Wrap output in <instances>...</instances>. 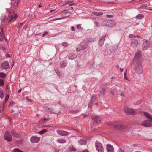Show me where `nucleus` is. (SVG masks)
I'll list each match as a JSON object with an SVG mask.
<instances>
[{"mask_svg": "<svg viewBox=\"0 0 152 152\" xmlns=\"http://www.w3.org/2000/svg\"><path fill=\"white\" fill-rule=\"evenodd\" d=\"M102 14H103V13L102 12H99V13L98 12V16L101 15Z\"/></svg>", "mask_w": 152, "mask_h": 152, "instance_id": "5fc2aeb1", "label": "nucleus"}, {"mask_svg": "<svg viewBox=\"0 0 152 152\" xmlns=\"http://www.w3.org/2000/svg\"><path fill=\"white\" fill-rule=\"evenodd\" d=\"M13 3H14L12 4V6L15 9H16L18 6L19 1H14Z\"/></svg>", "mask_w": 152, "mask_h": 152, "instance_id": "b1692460", "label": "nucleus"}, {"mask_svg": "<svg viewBox=\"0 0 152 152\" xmlns=\"http://www.w3.org/2000/svg\"><path fill=\"white\" fill-rule=\"evenodd\" d=\"M70 151L72 152H75L76 151V149L74 148V147H72L71 148V150H70Z\"/></svg>", "mask_w": 152, "mask_h": 152, "instance_id": "a19ab883", "label": "nucleus"}, {"mask_svg": "<svg viewBox=\"0 0 152 152\" xmlns=\"http://www.w3.org/2000/svg\"><path fill=\"white\" fill-rule=\"evenodd\" d=\"M77 57V55L76 54H71L68 56V58L69 59L73 60L76 58Z\"/></svg>", "mask_w": 152, "mask_h": 152, "instance_id": "6ab92c4d", "label": "nucleus"}, {"mask_svg": "<svg viewBox=\"0 0 152 152\" xmlns=\"http://www.w3.org/2000/svg\"><path fill=\"white\" fill-rule=\"evenodd\" d=\"M76 4H75V3L71 4H69V6H72L73 5H75Z\"/></svg>", "mask_w": 152, "mask_h": 152, "instance_id": "09e8293b", "label": "nucleus"}, {"mask_svg": "<svg viewBox=\"0 0 152 152\" xmlns=\"http://www.w3.org/2000/svg\"><path fill=\"white\" fill-rule=\"evenodd\" d=\"M144 114L147 120L142 122L141 125L145 127H149L152 126V115L147 112H144Z\"/></svg>", "mask_w": 152, "mask_h": 152, "instance_id": "f257e3e1", "label": "nucleus"}, {"mask_svg": "<svg viewBox=\"0 0 152 152\" xmlns=\"http://www.w3.org/2000/svg\"><path fill=\"white\" fill-rule=\"evenodd\" d=\"M82 115H83L84 117H87L88 116V115L86 114H82Z\"/></svg>", "mask_w": 152, "mask_h": 152, "instance_id": "8fccbe9b", "label": "nucleus"}, {"mask_svg": "<svg viewBox=\"0 0 152 152\" xmlns=\"http://www.w3.org/2000/svg\"><path fill=\"white\" fill-rule=\"evenodd\" d=\"M96 98V96L95 95H93L91 98V100L90 103L88 104V107L91 108L92 107V104H93L95 101Z\"/></svg>", "mask_w": 152, "mask_h": 152, "instance_id": "2eb2a0df", "label": "nucleus"}, {"mask_svg": "<svg viewBox=\"0 0 152 152\" xmlns=\"http://www.w3.org/2000/svg\"><path fill=\"white\" fill-rule=\"evenodd\" d=\"M77 28L79 30H82L83 28L81 27V24H79L77 25Z\"/></svg>", "mask_w": 152, "mask_h": 152, "instance_id": "72a5a7b5", "label": "nucleus"}, {"mask_svg": "<svg viewBox=\"0 0 152 152\" xmlns=\"http://www.w3.org/2000/svg\"><path fill=\"white\" fill-rule=\"evenodd\" d=\"M125 112L127 114L132 115L135 113V111L132 109L129 108H126L124 109Z\"/></svg>", "mask_w": 152, "mask_h": 152, "instance_id": "f8f14e48", "label": "nucleus"}, {"mask_svg": "<svg viewBox=\"0 0 152 152\" xmlns=\"http://www.w3.org/2000/svg\"><path fill=\"white\" fill-rule=\"evenodd\" d=\"M67 64V61L66 60H64L60 63V65L61 67L64 68L66 66Z\"/></svg>", "mask_w": 152, "mask_h": 152, "instance_id": "412c9836", "label": "nucleus"}, {"mask_svg": "<svg viewBox=\"0 0 152 152\" xmlns=\"http://www.w3.org/2000/svg\"><path fill=\"white\" fill-rule=\"evenodd\" d=\"M136 64L135 66V72L138 74H142L143 72L141 61H138Z\"/></svg>", "mask_w": 152, "mask_h": 152, "instance_id": "7ed1b4c3", "label": "nucleus"}, {"mask_svg": "<svg viewBox=\"0 0 152 152\" xmlns=\"http://www.w3.org/2000/svg\"><path fill=\"white\" fill-rule=\"evenodd\" d=\"M12 135L15 137H19V135L18 134L16 133L15 131H12Z\"/></svg>", "mask_w": 152, "mask_h": 152, "instance_id": "c756f323", "label": "nucleus"}, {"mask_svg": "<svg viewBox=\"0 0 152 152\" xmlns=\"http://www.w3.org/2000/svg\"><path fill=\"white\" fill-rule=\"evenodd\" d=\"M126 72H127V70L126 69L125 71V72H124V76L125 77V76H126Z\"/></svg>", "mask_w": 152, "mask_h": 152, "instance_id": "603ef678", "label": "nucleus"}, {"mask_svg": "<svg viewBox=\"0 0 152 152\" xmlns=\"http://www.w3.org/2000/svg\"><path fill=\"white\" fill-rule=\"evenodd\" d=\"M40 140V138L36 136H33L30 139L31 142L33 143H37Z\"/></svg>", "mask_w": 152, "mask_h": 152, "instance_id": "9d476101", "label": "nucleus"}, {"mask_svg": "<svg viewBox=\"0 0 152 152\" xmlns=\"http://www.w3.org/2000/svg\"><path fill=\"white\" fill-rule=\"evenodd\" d=\"M14 104V102L13 101H10L9 103V106L10 107H11L12 106V105L13 104Z\"/></svg>", "mask_w": 152, "mask_h": 152, "instance_id": "ea45409f", "label": "nucleus"}, {"mask_svg": "<svg viewBox=\"0 0 152 152\" xmlns=\"http://www.w3.org/2000/svg\"><path fill=\"white\" fill-rule=\"evenodd\" d=\"M68 44L66 42H64L62 43V45L64 46H66L68 45Z\"/></svg>", "mask_w": 152, "mask_h": 152, "instance_id": "c03bdc74", "label": "nucleus"}, {"mask_svg": "<svg viewBox=\"0 0 152 152\" xmlns=\"http://www.w3.org/2000/svg\"><path fill=\"white\" fill-rule=\"evenodd\" d=\"M101 24L102 26L111 27L114 26L115 24V22L113 21L110 20H105L102 21Z\"/></svg>", "mask_w": 152, "mask_h": 152, "instance_id": "39448f33", "label": "nucleus"}, {"mask_svg": "<svg viewBox=\"0 0 152 152\" xmlns=\"http://www.w3.org/2000/svg\"><path fill=\"white\" fill-rule=\"evenodd\" d=\"M12 1V3L14 1H16V0H11Z\"/></svg>", "mask_w": 152, "mask_h": 152, "instance_id": "e2e57ef3", "label": "nucleus"}, {"mask_svg": "<svg viewBox=\"0 0 152 152\" xmlns=\"http://www.w3.org/2000/svg\"><path fill=\"white\" fill-rule=\"evenodd\" d=\"M80 45L83 50L86 49L88 47V45L86 44V43L84 41L81 42Z\"/></svg>", "mask_w": 152, "mask_h": 152, "instance_id": "4be33fe9", "label": "nucleus"}, {"mask_svg": "<svg viewBox=\"0 0 152 152\" xmlns=\"http://www.w3.org/2000/svg\"><path fill=\"white\" fill-rule=\"evenodd\" d=\"M42 5H41V4H40V5H39V7H40H40H42Z\"/></svg>", "mask_w": 152, "mask_h": 152, "instance_id": "338daca9", "label": "nucleus"}, {"mask_svg": "<svg viewBox=\"0 0 152 152\" xmlns=\"http://www.w3.org/2000/svg\"><path fill=\"white\" fill-rule=\"evenodd\" d=\"M4 36L3 33L0 31V41H2L3 39V38Z\"/></svg>", "mask_w": 152, "mask_h": 152, "instance_id": "2f4dec72", "label": "nucleus"}, {"mask_svg": "<svg viewBox=\"0 0 152 152\" xmlns=\"http://www.w3.org/2000/svg\"><path fill=\"white\" fill-rule=\"evenodd\" d=\"M120 96H122V97H124L125 96L124 94L123 93H121L120 94Z\"/></svg>", "mask_w": 152, "mask_h": 152, "instance_id": "864d4df0", "label": "nucleus"}, {"mask_svg": "<svg viewBox=\"0 0 152 152\" xmlns=\"http://www.w3.org/2000/svg\"><path fill=\"white\" fill-rule=\"evenodd\" d=\"M120 71L121 72H122L123 71H124L123 68H120Z\"/></svg>", "mask_w": 152, "mask_h": 152, "instance_id": "4d7b16f0", "label": "nucleus"}, {"mask_svg": "<svg viewBox=\"0 0 152 152\" xmlns=\"http://www.w3.org/2000/svg\"><path fill=\"white\" fill-rule=\"evenodd\" d=\"M96 150L98 152H104V149L102 144L99 141H97L95 143Z\"/></svg>", "mask_w": 152, "mask_h": 152, "instance_id": "423d86ee", "label": "nucleus"}, {"mask_svg": "<svg viewBox=\"0 0 152 152\" xmlns=\"http://www.w3.org/2000/svg\"><path fill=\"white\" fill-rule=\"evenodd\" d=\"M95 25L97 27H98L99 26V23L98 22H96L95 23Z\"/></svg>", "mask_w": 152, "mask_h": 152, "instance_id": "de8ad7c7", "label": "nucleus"}, {"mask_svg": "<svg viewBox=\"0 0 152 152\" xmlns=\"http://www.w3.org/2000/svg\"><path fill=\"white\" fill-rule=\"evenodd\" d=\"M116 67L117 68H119V66L118 65H116Z\"/></svg>", "mask_w": 152, "mask_h": 152, "instance_id": "680f3d73", "label": "nucleus"}, {"mask_svg": "<svg viewBox=\"0 0 152 152\" xmlns=\"http://www.w3.org/2000/svg\"><path fill=\"white\" fill-rule=\"evenodd\" d=\"M83 152H89L87 150H85L83 151Z\"/></svg>", "mask_w": 152, "mask_h": 152, "instance_id": "69168bd1", "label": "nucleus"}, {"mask_svg": "<svg viewBox=\"0 0 152 152\" xmlns=\"http://www.w3.org/2000/svg\"><path fill=\"white\" fill-rule=\"evenodd\" d=\"M92 13L95 15L98 16V12H97L94 11L92 12Z\"/></svg>", "mask_w": 152, "mask_h": 152, "instance_id": "49530a36", "label": "nucleus"}, {"mask_svg": "<svg viewBox=\"0 0 152 152\" xmlns=\"http://www.w3.org/2000/svg\"><path fill=\"white\" fill-rule=\"evenodd\" d=\"M48 34V32L47 31H45L44 32V33L42 35V37H44L45 35H46Z\"/></svg>", "mask_w": 152, "mask_h": 152, "instance_id": "79ce46f5", "label": "nucleus"}, {"mask_svg": "<svg viewBox=\"0 0 152 152\" xmlns=\"http://www.w3.org/2000/svg\"><path fill=\"white\" fill-rule=\"evenodd\" d=\"M72 30V31H74V29H75V28L74 27H73V26H72V27H71V28Z\"/></svg>", "mask_w": 152, "mask_h": 152, "instance_id": "6e6d98bb", "label": "nucleus"}, {"mask_svg": "<svg viewBox=\"0 0 152 152\" xmlns=\"http://www.w3.org/2000/svg\"><path fill=\"white\" fill-rule=\"evenodd\" d=\"M147 7V4H142L140 8L143 9H145Z\"/></svg>", "mask_w": 152, "mask_h": 152, "instance_id": "f704fd0d", "label": "nucleus"}, {"mask_svg": "<svg viewBox=\"0 0 152 152\" xmlns=\"http://www.w3.org/2000/svg\"><path fill=\"white\" fill-rule=\"evenodd\" d=\"M10 97V96L9 94L7 95L5 97V101L6 102L8 100Z\"/></svg>", "mask_w": 152, "mask_h": 152, "instance_id": "58836bf2", "label": "nucleus"}, {"mask_svg": "<svg viewBox=\"0 0 152 152\" xmlns=\"http://www.w3.org/2000/svg\"><path fill=\"white\" fill-rule=\"evenodd\" d=\"M6 77V74L3 72H0V77L4 78Z\"/></svg>", "mask_w": 152, "mask_h": 152, "instance_id": "7c9ffc66", "label": "nucleus"}, {"mask_svg": "<svg viewBox=\"0 0 152 152\" xmlns=\"http://www.w3.org/2000/svg\"><path fill=\"white\" fill-rule=\"evenodd\" d=\"M47 131V130L46 129H44L39 132V134H42L45 132Z\"/></svg>", "mask_w": 152, "mask_h": 152, "instance_id": "e433bc0d", "label": "nucleus"}, {"mask_svg": "<svg viewBox=\"0 0 152 152\" xmlns=\"http://www.w3.org/2000/svg\"><path fill=\"white\" fill-rule=\"evenodd\" d=\"M65 13L66 14V15L64 16H63V15H61V18H58L56 19L55 20H58L59 19H64L66 18L67 17H69L70 16V15H72V13L70 12H66V13Z\"/></svg>", "mask_w": 152, "mask_h": 152, "instance_id": "f3484780", "label": "nucleus"}, {"mask_svg": "<svg viewBox=\"0 0 152 152\" xmlns=\"http://www.w3.org/2000/svg\"><path fill=\"white\" fill-rule=\"evenodd\" d=\"M13 15H13L10 16V19H7V16L2 15L1 17V20L3 22H4L6 21L7 22H9L12 20L13 19H16L18 17L17 14L14 12H13Z\"/></svg>", "mask_w": 152, "mask_h": 152, "instance_id": "f03ea898", "label": "nucleus"}, {"mask_svg": "<svg viewBox=\"0 0 152 152\" xmlns=\"http://www.w3.org/2000/svg\"><path fill=\"white\" fill-rule=\"evenodd\" d=\"M4 85V82L2 79H0V87H2Z\"/></svg>", "mask_w": 152, "mask_h": 152, "instance_id": "473e14b6", "label": "nucleus"}, {"mask_svg": "<svg viewBox=\"0 0 152 152\" xmlns=\"http://www.w3.org/2000/svg\"><path fill=\"white\" fill-rule=\"evenodd\" d=\"M58 142L59 143H65L66 142V140L64 139H58Z\"/></svg>", "mask_w": 152, "mask_h": 152, "instance_id": "393cba45", "label": "nucleus"}, {"mask_svg": "<svg viewBox=\"0 0 152 152\" xmlns=\"http://www.w3.org/2000/svg\"><path fill=\"white\" fill-rule=\"evenodd\" d=\"M22 90V89L21 88L18 91V93H20L21 92V91Z\"/></svg>", "mask_w": 152, "mask_h": 152, "instance_id": "052dcab7", "label": "nucleus"}, {"mask_svg": "<svg viewBox=\"0 0 152 152\" xmlns=\"http://www.w3.org/2000/svg\"><path fill=\"white\" fill-rule=\"evenodd\" d=\"M13 151L14 152H23L21 150L18 148H15L14 149Z\"/></svg>", "mask_w": 152, "mask_h": 152, "instance_id": "4c0bfd02", "label": "nucleus"}, {"mask_svg": "<svg viewBox=\"0 0 152 152\" xmlns=\"http://www.w3.org/2000/svg\"><path fill=\"white\" fill-rule=\"evenodd\" d=\"M119 152H124V151L122 149L120 148L119 149Z\"/></svg>", "mask_w": 152, "mask_h": 152, "instance_id": "3c124183", "label": "nucleus"}, {"mask_svg": "<svg viewBox=\"0 0 152 152\" xmlns=\"http://www.w3.org/2000/svg\"><path fill=\"white\" fill-rule=\"evenodd\" d=\"M107 152H113L114 149L113 146L110 144H108L107 145Z\"/></svg>", "mask_w": 152, "mask_h": 152, "instance_id": "dca6fc26", "label": "nucleus"}, {"mask_svg": "<svg viewBox=\"0 0 152 152\" xmlns=\"http://www.w3.org/2000/svg\"><path fill=\"white\" fill-rule=\"evenodd\" d=\"M24 24V23H20L18 25L19 27L20 28H21Z\"/></svg>", "mask_w": 152, "mask_h": 152, "instance_id": "37998d69", "label": "nucleus"}, {"mask_svg": "<svg viewBox=\"0 0 152 152\" xmlns=\"http://www.w3.org/2000/svg\"><path fill=\"white\" fill-rule=\"evenodd\" d=\"M106 86V84L104 83L101 86L102 89L100 91V93L103 95H104L105 93V89L104 88H103V87Z\"/></svg>", "mask_w": 152, "mask_h": 152, "instance_id": "aec40b11", "label": "nucleus"}, {"mask_svg": "<svg viewBox=\"0 0 152 152\" xmlns=\"http://www.w3.org/2000/svg\"><path fill=\"white\" fill-rule=\"evenodd\" d=\"M83 50L81 45H80L78 46L76 48V50L77 52H79L81 50Z\"/></svg>", "mask_w": 152, "mask_h": 152, "instance_id": "c85d7f7f", "label": "nucleus"}, {"mask_svg": "<svg viewBox=\"0 0 152 152\" xmlns=\"http://www.w3.org/2000/svg\"><path fill=\"white\" fill-rule=\"evenodd\" d=\"M124 78L126 80H128V79H127V77H126V76H125V77L124 76Z\"/></svg>", "mask_w": 152, "mask_h": 152, "instance_id": "13d9d810", "label": "nucleus"}, {"mask_svg": "<svg viewBox=\"0 0 152 152\" xmlns=\"http://www.w3.org/2000/svg\"><path fill=\"white\" fill-rule=\"evenodd\" d=\"M129 37V38H132L131 39V46L133 48L136 47L138 43V41L135 39L136 37L134 35L130 34Z\"/></svg>", "mask_w": 152, "mask_h": 152, "instance_id": "20e7f679", "label": "nucleus"}, {"mask_svg": "<svg viewBox=\"0 0 152 152\" xmlns=\"http://www.w3.org/2000/svg\"><path fill=\"white\" fill-rule=\"evenodd\" d=\"M92 118L93 121L96 123H99L101 121L100 118L98 115H94Z\"/></svg>", "mask_w": 152, "mask_h": 152, "instance_id": "4468645a", "label": "nucleus"}, {"mask_svg": "<svg viewBox=\"0 0 152 152\" xmlns=\"http://www.w3.org/2000/svg\"><path fill=\"white\" fill-rule=\"evenodd\" d=\"M115 126V127L117 128L118 129H124V127L121 124H118V125H116L115 126Z\"/></svg>", "mask_w": 152, "mask_h": 152, "instance_id": "a878e982", "label": "nucleus"}, {"mask_svg": "<svg viewBox=\"0 0 152 152\" xmlns=\"http://www.w3.org/2000/svg\"><path fill=\"white\" fill-rule=\"evenodd\" d=\"M47 120V119H42L39 122L41 124H42L45 122Z\"/></svg>", "mask_w": 152, "mask_h": 152, "instance_id": "c9c22d12", "label": "nucleus"}, {"mask_svg": "<svg viewBox=\"0 0 152 152\" xmlns=\"http://www.w3.org/2000/svg\"><path fill=\"white\" fill-rule=\"evenodd\" d=\"M95 104L96 105H98V103H97V102H96L95 103Z\"/></svg>", "mask_w": 152, "mask_h": 152, "instance_id": "774afa93", "label": "nucleus"}, {"mask_svg": "<svg viewBox=\"0 0 152 152\" xmlns=\"http://www.w3.org/2000/svg\"><path fill=\"white\" fill-rule=\"evenodd\" d=\"M6 56L7 57H9L10 56V54H7L6 55Z\"/></svg>", "mask_w": 152, "mask_h": 152, "instance_id": "bf43d9fd", "label": "nucleus"}, {"mask_svg": "<svg viewBox=\"0 0 152 152\" xmlns=\"http://www.w3.org/2000/svg\"><path fill=\"white\" fill-rule=\"evenodd\" d=\"M141 54L140 51H138L136 53L135 56L133 59V61L135 63L138 62V61H141L140 59L141 57Z\"/></svg>", "mask_w": 152, "mask_h": 152, "instance_id": "0eeeda50", "label": "nucleus"}, {"mask_svg": "<svg viewBox=\"0 0 152 152\" xmlns=\"http://www.w3.org/2000/svg\"><path fill=\"white\" fill-rule=\"evenodd\" d=\"M4 138L7 141L10 142L12 140V138L11 136L8 131H6L4 134Z\"/></svg>", "mask_w": 152, "mask_h": 152, "instance_id": "1a4fd4ad", "label": "nucleus"}, {"mask_svg": "<svg viewBox=\"0 0 152 152\" xmlns=\"http://www.w3.org/2000/svg\"><path fill=\"white\" fill-rule=\"evenodd\" d=\"M144 17V15L142 14H138L136 16V18L137 19H142Z\"/></svg>", "mask_w": 152, "mask_h": 152, "instance_id": "cd10ccee", "label": "nucleus"}, {"mask_svg": "<svg viewBox=\"0 0 152 152\" xmlns=\"http://www.w3.org/2000/svg\"><path fill=\"white\" fill-rule=\"evenodd\" d=\"M2 68L5 69H9L10 68V65L7 61H4L1 65Z\"/></svg>", "mask_w": 152, "mask_h": 152, "instance_id": "9b49d317", "label": "nucleus"}, {"mask_svg": "<svg viewBox=\"0 0 152 152\" xmlns=\"http://www.w3.org/2000/svg\"><path fill=\"white\" fill-rule=\"evenodd\" d=\"M57 132L59 135L61 136H66L68 134V132L60 130H57Z\"/></svg>", "mask_w": 152, "mask_h": 152, "instance_id": "ddd939ff", "label": "nucleus"}, {"mask_svg": "<svg viewBox=\"0 0 152 152\" xmlns=\"http://www.w3.org/2000/svg\"><path fill=\"white\" fill-rule=\"evenodd\" d=\"M55 10H51L50 11V12H52L55 11Z\"/></svg>", "mask_w": 152, "mask_h": 152, "instance_id": "0e129e2a", "label": "nucleus"}, {"mask_svg": "<svg viewBox=\"0 0 152 152\" xmlns=\"http://www.w3.org/2000/svg\"><path fill=\"white\" fill-rule=\"evenodd\" d=\"M4 96V94L3 93V90L1 88H0V97L2 99Z\"/></svg>", "mask_w": 152, "mask_h": 152, "instance_id": "bb28decb", "label": "nucleus"}, {"mask_svg": "<svg viewBox=\"0 0 152 152\" xmlns=\"http://www.w3.org/2000/svg\"><path fill=\"white\" fill-rule=\"evenodd\" d=\"M105 37V36H102L99 42V46H102L103 45L104 43Z\"/></svg>", "mask_w": 152, "mask_h": 152, "instance_id": "a211bd4d", "label": "nucleus"}, {"mask_svg": "<svg viewBox=\"0 0 152 152\" xmlns=\"http://www.w3.org/2000/svg\"><path fill=\"white\" fill-rule=\"evenodd\" d=\"M106 16L107 17H108L110 18H112L113 17V16L112 15H107Z\"/></svg>", "mask_w": 152, "mask_h": 152, "instance_id": "a18cd8bd", "label": "nucleus"}, {"mask_svg": "<svg viewBox=\"0 0 152 152\" xmlns=\"http://www.w3.org/2000/svg\"><path fill=\"white\" fill-rule=\"evenodd\" d=\"M78 142L80 145H85L86 144L87 141L83 139H80L78 141Z\"/></svg>", "mask_w": 152, "mask_h": 152, "instance_id": "5701e85b", "label": "nucleus"}, {"mask_svg": "<svg viewBox=\"0 0 152 152\" xmlns=\"http://www.w3.org/2000/svg\"><path fill=\"white\" fill-rule=\"evenodd\" d=\"M150 45V42L149 41L144 39L142 46V49L143 50H146L149 47Z\"/></svg>", "mask_w": 152, "mask_h": 152, "instance_id": "6e6552de", "label": "nucleus"}]
</instances>
